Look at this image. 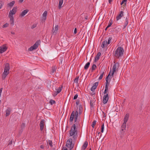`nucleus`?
<instances>
[{"instance_id":"nucleus-44","label":"nucleus","mask_w":150,"mask_h":150,"mask_svg":"<svg viewBox=\"0 0 150 150\" xmlns=\"http://www.w3.org/2000/svg\"><path fill=\"white\" fill-rule=\"evenodd\" d=\"M96 88V87L93 86L91 88V90L92 91H94L95 90Z\"/></svg>"},{"instance_id":"nucleus-60","label":"nucleus","mask_w":150,"mask_h":150,"mask_svg":"<svg viewBox=\"0 0 150 150\" xmlns=\"http://www.w3.org/2000/svg\"><path fill=\"white\" fill-rule=\"evenodd\" d=\"M40 148L42 149H43L44 148V146L43 145H41L40 146Z\"/></svg>"},{"instance_id":"nucleus-53","label":"nucleus","mask_w":150,"mask_h":150,"mask_svg":"<svg viewBox=\"0 0 150 150\" xmlns=\"http://www.w3.org/2000/svg\"><path fill=\"white\" fill-rule=\"evenodd\" d=\"M79 103V100H77L76 102V104L77 105H78Z\"/></svg>"},{"instance_id":"nucleus-51","label":"nucleus","mask_w":150,"mask_h":150,"mask_svg":"<svg viewBox=\"0 0 150 150\" xmlns=\"http://www.w3.org/2000/svg\"><path fill=\"white\" fill-rule=\"evenodd\" d=\"M58 94V93H57V92L56 91H55L53 94V95L54 96V97L56 96Z\"/></svg>"},{"instance_id":"nucleus-37","label":"nucleus","mask_w":150,"mask_h":150,"mask_svg":"<svg viewBox=\"0 0 150 150\" xmlns=\"http://www.w3.org/2000/svg\"><path fill=\"white\" fill-rule=\"evenodd\" d=\"M8 75L6 74H3L2 75V80H4L6 77Z\"/></svg>"},{"instance_id":"nucleus-24","label":"nucleus","mask_w":150,"mask_h":150,"mask_svg":"<svg viewBox=\"0 0 150 150\" xmlns=\"http://www.w3.org/2000/svg\"><path fill=\"white\" fill-rule=\"evenodd\" d=\"M63 0H59L58 5V8L60 9L62 7V6L63 4Z\"/></svg>"},{"instance_id":"nucleus-29","label":"nucleus","mask_w":150,"mask_h":150,"mask_svg":"<svg viewBox=\"0 0 150 150\" xmlns=\"http://www.w3.org/2000/svg\"><path fill=\"white\" fill-rule=\"evenodd\" d=\"M47 15V11H45L42 14V16L44 18V19L45 20L46 19V16Z\"/></svg>"},{"instance_id":"nucleus-43","label":"nucleus","mask_w":150,"mask_h":150,"mask_svg":"<svg viewBox=\"0 0 150 150\" xmlns=\"http://www.w3.org/2000/svg\"><path fill=\"white\" fill-rule=\"evenodd\" d=\"M35 49V48L33 46L28 49V50L30 51H32Z\"/></svg>"},{"instance_id":"nucleus-63","label":"nucleus","mask_w":150,"mask_h":150,"mask_svg":"<svg viewBox=\"0 0 150 150\" xmlns=\"http://www.w3.org/2000/svg\"><path fill=\"white\" fill-rule=\"evenodd\" d=\"M112 0H108L109 3L110 4H111V2H112Z\"/></svg>"},{"instance_id":"nucleus-1","label":"nucleus","mask_w":150,"mask_h":150,"mask_svg":"<svg viewBox=\"0 0 150 150\" xmlns=\"http://www.w3.org/2000/svg\"><path fill=\"white\" fill-rule=\"evenodd\" d=\"M124 51L122 47H118L114 52L115 56L117 58L122 56L123 55Z\"/></svg>"},{"instance_id":"nucleus-4","label":"nucleus","mask_w":150,"mask_h":150,"mask_svg":"<svg viewBox=\"0 0 150 150\" xmlns=\"http://www.w3.org/2000/svg\"><path fill=\"white\" fill-rule=\"evenodd\" d=\"M126 125H124L123 126V125H122L121 127V130L120 132V137L122 138L123 136L124 135L125 132L126 131Z\"/></svg>"},{"instance_id":"nucleus-34","label":"nucleus","mask_w":150,"mask_h":150,"mask_svg":"<svg viewBox=\"0 0 150 150\" xmlns=\"http://www.w3.org/2000/svg\"><path fill=\"white\" fill-rule=\"evenodd\" d=\"M56 103L55 101L53 100L52 99H51L50 100V103L51 105H52L53 104H55Z\"/></svg>"},{"instance_id":"nucleus-22","label":"nucleus","mask_w":150,"mask_h":150,"mask_svg":"<svg viewBox=\"0 0 150 150\" xmlns=\"http://www.w3.org/2000/svg\"><path fill=\"white\" fill-rule=\"evenodd\" d=\"M76 127L75 126V125L74 124L71 127V129L70 130V132L71 131H77L76 130Z\"/></svg>"},{"instance_id":"nucleus-10","label":"nucleus","mask_w":150,"mask_h":150,"mask_svg":"<svg viewBox=\"0 0 150 150\" xmlns=\"http://www.w3.org/2000/svg\"><path fill=\"white\" fill-rule=\"evenodd\" d=\"M124 12L123 11H121L118 15L116 17V20L118 21L123 16Z\"/></svg>"},{"instance_id":"nucleus-16","label":"nucleus","mask_w":150,"mask_h":150,"mask_svg":"<svg viewBox=\"0 0 150 150\" xmlns=\"http://www.w3.org/2000/svg\"><path fill=\"white\" fill-rule=\"evenodd\" d=\"M10 18V24L12 25H13L14 24V18L13 16L12 15L9 16Z\"/></svg>"},{"instance_id":"nucleus-20","label":"nucleus","mask_w":150,"mask_h":150,"mask_svg":"<svg viewBox=\"0 0 150 150\" xmlns=\"http://www.w3.org/2000/svg\"><path fill=\"white\" fill-rule=\"evenodd\" d=\"M91 59L90 60L89 62H88L86 64L84 67V69L87 70L88 69V68L89 67L90 65V62H91Z\"/></svg>"},{"instance_id":"nucleus-19","label":"nucleus","mask_w":150,"mask_h":150,"mask_svg":"<svg viewBox=\"0 0 150 150\" xmlns=\"http://www.w3.org/2000/svg\"><path fill=\"white\" fill-rule=\"evenodd\" d=\"M11 111V108H8L6 110L5 114L6 116L7 117L10 114Z\"/></svg>"},{"instance_id":"nucleus-7","label":"nucleus","mask_w":150,"mask_h":150,"mask_svg":"<svg viewBox=\"0 0 150 150\" xmlns=\"http://www.w3.org/2000/svg\"><path fill=\"white\" fill-rule=\"evenodd\" d=\"M109 99L108 95V93H106L103 99V103L104 104H106L108 102Z\"/></svg>"},{"instance_id":"nucleus-64","label":"nucleus","mask_w":150,"mask_h":150,"mask_svg":"<svg viewBox=\"0 0 150 150\" xmlns=\"http://www.w3.org/2000/svg\"><path fill=\"white\" fill-rule=\"evenodd\" d=\"M11 33L13 35L15 34V33L14 32H11Z\"/></svg>"},{"instance_id":"nucleus-59","label":"nucleus","mask_w":150,"mask_h":150,"mask_svg":"<svg viewBox=\"0 0 150 150\" xmlns=\"http://www.w3.org/2000/svg\"><path fill=\"white\" fill-rule=\"evenodd\" d=\"M73 139L75 140L76 138V137L75 136V135H74L73 136Z\"/></svg>"},{"instance_id":"nucleus-14","label":"nucleus","mask_w":150,"mask_h":150,"mask_svg":"<svg viewBox=\"0 0 150 150\" xmlns=\"http://www.w3.org/2000/svg\"><path fill=\"white\" fill-rule=\"evenodd\" d=\"M88 145V143L87 141H86L84 143L81 148L82 150H85L87 147Z\"/></svg>"},{"instance_id":"nucleus-61","label":"nucleus","mask_w":150,"mask_h":150,"mask_svg":"<svg viewBox=\"0 0 150 150\" xmlns=\"http://www.w3.org/2000/svg\"><path fill=\"white\" fill-rule=\"evenodd\" d=\"M12 140L10 142H9L8 145H11V144H12Z\"/></svg>"},{"instance_id":"nucleus-15","label":"nucleus","mask_w":150,"mask_h":150,"mask_svg":"<svg viewBox=\"0 0 150 150\" xmlns=\"http://www.w3.org/2000/svg\"><path fill=\"white\" fill-rule=\"evenodd\" d=\"M101 55V53L100 52H99L97 54L95 58V59L94 60V62H96L98 60H99L100 59V57Z\"/></svg>"},{"instance_id":"nucleus-41","label":"nucleus","mask_w":150,"mask_h":150,"mask_svg":"<svg viewBox=\"0 0 150 150\" xmlns=\"http://www.w3.org/2000/svg\"><path fill=\"white\" fill-rule=\"evenodd\" d=\"M93 101L91 100L90 102V105L91 106V108L93 107Z\"/></svg>"},{"instance_id":"nucleus-11","label":"nucleus","mask_w":150,"mask_h":150,"mask_svg":"<svg viewBox=\"0 0 150 150\" xmlns=\"http://www.w3.org/2000/svg\"><path fill=\"white\" fill-rule=\"evenodd\" d=\"M58 29V25H55L54 28L53 27L52 30V34L55 35L57 33V31Z\"/></svg>"},{"instance_id":"nucleus-35","label":"nucleus","mask_w":150,"mask_h":150,"mask_svg":"<svg viewBox=\"0 0 150 150\" xmlns=\"http://www.w3.org/2000/svg\"><path fill=\"white\" fill-rule=\"evenodd\" d=\"M127 0H123L121 2V5H122V4H124V5H126V2Z\"/></svg>"},{"instance_id":"nucleus-31","label":"nucleus","mask_w":150,"mask_h":150,"mask_svg":"<svg viewBox=\"0 0 150 150\" xmlns=\"http://www.w3.org/2000/svg\"><path fill=\"white\" fill-rule=\"evenodd\" d=\"M76 132H77V131H71V132H70L69 134H70V136H72L74 135L75 134Z\"/></svg>"},{"instance_id":"nucleus-6","label":"nucleus","mask_w":150,"mask_h":150,"mask_svg":"<svg viewBox=\"0 0 150 150\" xmlns=\"http://www.w3.org/2000/svg\"><path fill=\"white\" fill-rule=\"evenodd\" d=\"M17 7H14L13 8L12 10L10 11L9 14V16H10L11 15L13 16V15L15 14L17 12Z\"/></svg>"},{"instance_id":"nucleus-58","label":"nucleus","mask_w":150,"mask_h":150,"mask_svg":"<svg viewBox=\"0 0 150 150\" xmlns=\"http://www.w3.org/2000/svg\"><path fill=\"white\" fill-rule=\"evenodd\" d=\"M2 1H0V9H1L2 7V4H1Z\"/></svg>"},{"instance_id":"nucleus-49","label":"nucleus","mask_w":150,"mask_h":150,"mask_svg":"<svg viewBox=\"0 0 150 150\" xmlns=\"http://www.w3.org/2000/svg\"><path fill=\"white\" fill-rule=\"evenodd\" d=\"M78 95L77 94H76L74 96L73 98L74 100L76 99L78 97Z\"/></svg>"},{"instance_id":"nucleus-12","label":"nucleus","mask_w":150,"mask_h":150,"mask_svg":"<svg viewBox=\"0 0 150 150\" xmlns=\"http://www.w3.org/2000/svg\"><path fill=\"white\" fill-rule=\"evenodd\" d=\"M45 120H42L40 122V130L42 131L44 128V123Z\"/></svg>"},{"instance_id":"nucleus-30","label":"nucleus","mask_w":150,"mask_h":150,"mask_svg":"<svg viewBox=\"0 0 150 150\" xmlns=\"http://www.w3.org/2000/svg\"><path fill=\"white\" fill-rule=\"evenodd\" d=\"M111 72V70H110L109 72V74L107 76V77H106V78H107V79H109V80H110L111 77V75H110V73Z\"/></svg>"},{"instance_id":"nucleus-50","label":"nucleus","mask_w":150,"mask_h":150,"mask_svg":"<svg viewBox=\"0 0 150 150\" xmlns=\"http://www.w3.org/2000/svg\"><path fill=\"white\" fill-rule=\"evenodd\" d=\"M78 112L77 111H76V112H75V117H78Z\"/></svg>"},{"instance_id":"nucleus-18","label":"nucleus","mask_w":150,"mask_h":150,"mask_svg":"<svg viewBox=\"0 0 150 150\" xmlns=\"http://www.w3.org/2000/svg\"><path fill=\"white\" fill-rule=\"evenodd\" d=\"M29 10L28 9H25L22 11L20 15V16H23L28 12Z\"/></svg>"},{"instance_id":"nucleus-57","label":"nucleus","mask_w":150,"mask_h":150,"mask_svg":"<svg viewBox=\"0 0 150 150\" xmlns=\"http://www.w3.org/2000/svg\"><path fill=\"white\" fill-rule=\"evenodd\" d=\"M3 88H0V97H1V92Z\"/></svg>"},{"instance_id":"nucleus-5","label":"nucleus","mask_w":150,"mask_h":150,"mask_svg":"<svg viewBox=\"0 0 150 150\" xmlns=\"http://www.w3.org/2000/svg\"><path fill=\"white\" fill-rule=\"evenodd\" d=\"M129 114L127 113L125 115L124 118V122L122 124L123 126H124V125H126V122L129 119Z\"/></svg>"},{"instance_id":"nucleus-26","label":"nucleus","mask_w":150,"mask_h":150,"mask_svg":"<svg viewBox=\"0 0 150 150\" xmlns=\"http://www.w3.org/2000/svg\"><path fill=\"white\" fill-rule=\"evenodd\" d=\"M97 68V66L95 64H93L91 68V71L93 72V71L95 70V69Z\"/></svg>"},{"instance_id":"nucleus-47","label":"nucleus","mask_w":150,"mask_h":150,"mask_svg":"<svg viewBox=\"0 0 150 150\" xmlns=\"http://www.w3.org/2000/svg\"><path fill=\"white\" fill-rule=\"evenodd\" d=\"M8 25H9V24L8 23H6L5 24H4V25H3L2 27L3 28H6V27H7Z\"/></svg>"},{"instance_id":"nucleus-48","label":"nucleus","mask_w":150,"mask_h":150,"mask_svg":"<svg viewBox=\"0 0 150 150\" xmlns=\"http://www.w3.org/2000/svg\"><path fill=\"white\" fill-rule=\"evenodd\" d=\"M98 82H96L94 83L93 86H94L95 87H96L97 88L98 86Z\"/></svg>"},{"instance_id":"nucleus-55","label":"nucleus","mask_w":150,"mask_h":150,"mask_svg":"<svg viewBox=\"0 0 150 150\" xmlns=\"http://www.w3.org/2000/svg\"><path fill=\"white\" fill-rule=\"evenodd\" d=\"M112 24L111 23L109 22V23L108 25L107 26L108 28H109V27H110Z\"/></svg>"},{"instance_id":"nucleus-52","label":"nucleus","mask_w":150,"mask_h":150,"mask_svg":"<svg viewBox=\"0 0 150 150\" xmlns=\"http://www.w3.org/2000/svg\"><path fill=\"white\" fill-rule=\"evenodd\" d=\"M36 26V25L35 24V25H33L32 27H31V28L32 29H33L34 28H35Z\"/></svg>"},{"instance_id":"nucleus-39","label":"nucleus","mask_w":150,"mask_h":150,"mask_svg":"<svg viewBox=\"0 0 150 150\" xmlns=\"http://www.w3.org/2000/svg\"><path fill=\"white\" fill-rule=\"evenodd\" d=\"M108 79H107V78H105V80H106V85L105 86L107 85V86L108 87V85H109V83L108 82Z\"/></svg>"},{"instance_id":"nucleus-40","label":"nucleus","mask_w":150,"mask_h":150,"mask_svg":"<svg viewBox=\"0 0 150 150\" xmlns=\"http://www.w3.org/2000/svg\"><path fill=\"white\" fill-rule=\"evenodd\" d=\"M104 123H103L101 126V132L103 133L104 129Z\"/></svg>"},{"instance_id":"nucleus-13","label":"nucleus","mask_w":150,"mask_h":150,"mask_svg":"<svg viewBox=\"0 0 150 150\" xmlns=\"http://www.w3.org/2000/svg\"><path fill=\"white\" fill-rule=\"evenodd\" d=\"M75 115V112H74V111H73L71 112V113L70 115V117L69 118L70 121L71 122H72L73 121L74 119V118Z\"/></svg>"},{"instance_id":"nucleus-25","label":"nucleus","mask_w":150,"mask_h":150,"mask_svg":"<svg viewBox=\"0 0 150 150\" xmlns=\"http://www.w3.org/2000/svg\"><path fill=\"white\" fill-rule=\"evenodd\" d=\"M62 88V86H59L57 89H55V90L56 91V92H57V93H59L61 91Z\"/></svg>"},{"instance_id":"nucleus-9","label":"nucleus","mask_w":150,"mask_h":150,"mask_svg":"<svg viewBox=\"0 0 150 150\" xmlns=\"http://www.w3.org/2000/svg\"><path fill=\"white\" fill-rule=\"evenodd\" d=\"M119 65L118 62H116L114 65L112 67V70L116 71H117Z\"/></svg>"},{"instance_id":"nucleus-54","label":"nucleus","mask_w":150,"mask_h":150,"mask_svg":"<svg viewBox=\"0 0 150 150\" xmlns=\"http://www.w3.org/2000/svg\"><path fill=\"white\" fill-rule=\"evenodd\" d=\"M115 71H113V70L112 71V73L111 75V76H112V77H113V75H114V72H115Z\"/></svg>"},{"instance_id":"nucleus-2","label":"nucleus","mask_w":150,"mask_h":150,"mask_svg":"<svg viewBox=\"0 0 150 150\" xmlns=\"http://www.w3.org/2000/svg\"><path fill=\"white\" fill-rule=\"evenodd\" d=\"M72 139L69 138L67 140L66 145L67 147H70V150L73 148L74 145V143H72Z\"/></svg>"},{"instance_id":"nucleus-27","label":"nucleus","mask_w":150,"mask_h":150,"mask_svg":"<svg viewBox=\"0 0 150 150\" xmlns=\"http://www.w3.org/2000/svg\"><path fill=\"white\" fill-rule=\"evenodd\" d=\"M107 93L108 94L109 93V92L108 90V87L106 85L105 86V89L104 91L103 92V93L104 94H106Z\"/></svg>"},{"instance_id":"nucleus-23","label":"nucleus","mask_w":150,"mask_h":150,"mask_svg":"<svg viewBox=\"0 0 150 150\" xmlns=\"http://www.w3.org/2000/svg\"><path fill=\"white\" fill-rule=\"evenodd\" d=\"M128 19L127 17L125 18V22L124 23V25L123 28H125L127 25L128 24Z\"/></svg>"},{"instance_id":"nucleus-42","label":"nucleus","mask_w":150,"mask_h":150,"mask_svg":"<svg viewBox=\"0 0 150 150\" xmlns=\"http://www.w3.org/2000/svg\"><path fill=\"white\" fill-rule=\"evenodd\" d=\"M112 37H109L108 40V42H107V43L108 45L110 43V41H111V40H112Z\"/></svg>"},{"instance_id":"nucleus-45","label":"nucleus","mask_w":150,"mask_h":150,"mask_svg":"<svg viewBox=\"0 0 150 150\" xmlns=\"http://www.w3.org/2000/svg\"><path fill=\"white\" fill-rule=\"evenodd\" d=\"M103 74H104V72H102L101 74L100 75V77L98 79L99 80H101L102 79V78L103 77Z\"/></svg>"},{"instance_id":"nucleus-33","label":"nucleus","mask_w":150,"mask_h":150,"mask_svg":"<svg viewBox=\"0 0 150 150\" xmlns=\"http://www.w3.org/2000/svg\"><path fill=\"white\" fill-rule=\"evenodd\" d=\"M47 143H48L50 146V147H52V140H48V142H47Z\"/></svg>"},{"instance_id":"nucleus-21","label":"nucleus","mask_w":150,"mask_h":150,"mask_svg":"<svg viewBox=\"0 0 150 150\" xmlns=\"http://www.w3.org/2000/svg\"><path fill=\"white\" fill-rule=\"evenodd\" d=\"M108 45L107 43V41L106 40L104 41L102 43L101 45V47L102 48H104L105 46L107 47Z\"/></svg>"},{"instance_id":"nucleus-46","label":"nucleus","mask_w":150,"mask_h":150,"mask_svg":"<svg viewBox=\"0 0 150 150\" xmlns=\"http://www.w3.org/2000/svg\"><path fill=\"white\" fill-rule=\"evenodd\" d=\"M25 127V124L24 123H22L21 125V128L22 129H24Z\"/></svg>"},{"instance_id":"nucleus-38","label":"nucleus","mask_w":150,"mask_h":150,"mask_svg":"<svg viewBox=\"0 0 150 150\" xmlns=\"http://www.w3.org/2000/svg\"><path fill=\"white\" fill-rule=\"evenodd\" d=\"M57 68H56L55 66H53L52 68V73H54L56 69Z\"/></svg>"},{"instance_id":"nucleus-8","label":"nucleus","mask_w":150,"mask_h":150,"mask_svg":"<svg viewBox=\"0 0 150 150\" xmlns=\"http://www.w3.org/2000/svg\"><path fill=\"white\" fill-rule=\"evenodd\" d=\"M7 47L3 45L0 47V53L1 54L6 51L7 49Z\"/></svg>"},{"instance_id":"nucleus-32","label":"nucleus","mask_w":150,"mask_h":150,"mask_svg":"<svg viewBox=\"0 0 150 150\" xmlns=\"http://www.w3.org/2000/svg\"><path fill=\"white\" fill-rule=\"evenodd\" d=\"M79 76L77 77L76 78L74 81V82L76 83L77 84L78 83L79 81Z\"/></svg>"},{"instance_id":"nucleus-28","label":"nucleus","mask_w":150,"mask_h":150,"mask_svg":"<svg viewBox=\"0 0 150 150\" xmlns=\"http://www.w3.org/2000/svg\"><path fill=\"white\" fill-rule=\"evenodd\" d=\"M14 3H15V1H13L11 2H10L9 3H8V6H10L11 7L13 6Z\"/></svg>"},{"instance_id":"nucleus-3","label":"nucleus","mask_w":150,"mask_h":150,"mask_svg":"<svg viewBox=\"0 0 150 150\" xmlns=\"http://www.w3.org/2000/svg\"><path fill=\"white\" fill-rule=\"evenodd\" d=\"M9 64L8 63H6L5 65L4 74H6L8 75L9 73Z\"/></svg>"},{"instance_id":"nucleus-62","label":"nucleus","mask_w":150,"mask_h":150,"mask_svg":"<svg viewBox=\"0 0 150 150\" xmlns=\"http://www.w3.org/2000/svg\"><path fill=\"white\" fill-rule=\"evenodd\" d=\"M109 22L111 23L112 24V20L110 19V21Z\"/></svg>"},{"instance_id":"nucleus-36","label":"nucleus","mask_w":150,"mask_h":150,"mask_svg":"<svg viewBox=\"0 0 150 150\" xmlns=\"http://www.w3.org/2000/svg\"><path fill=\"white\" fill-rule=\"evenodd\" d=\"M96 121L95 120H94L93 121V122H92V124L91 125V126H92V127H93V128L96 125Z\"/></svg>"},{"instance_id":"nucleus-56","label":"nucleus","mask_w":150,"mask_h":150,"mask_svg":"<svg viewBox=\"0 0 150 150\" xmlns=\"http://www.w3.org/2000/svg\"><path fill=\"white\" fill-rule=\"evenodd\" d=\"M77 33V28H75L74 30V34H76Z\"/></svg>"},{"instance_id":"nucleus-17","label":"nucleus","mask_w":150,"mask_h":150,"mask_svg":"<svg viewBox=\"0 0 150 150\" xmlns=\"http://www.w3.org/2000/svg\"><path fill=\"white\" fill-rule=\"evenodd\" d=\"M40 42V40H38L33 45V47L35 48V49H36L38 47L39 43Z\"/></svg>"}]
</instances>
